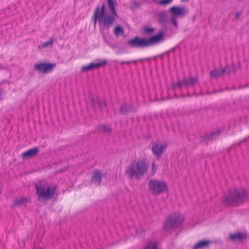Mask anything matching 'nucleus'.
Here are the masks:
<instances>
[{
	"instance_id": "f257e3e1",
	"label": "nucleus",
	"mask_w": 249,
	"mask_h": 249,
	"mask_svg": "<svg viewBox=\"0 0 249 249\" xmlns=\"http://www.w3.org/2000/svg\"><path fill=\"white\" fill-rule=\"evenodd\" d=\"M107 1L108 7L112 14H110L106 12L105 6L104 4L102 5L99 16L98 23L100 28L108 29L113 25L118 15L112 0H107Z\"/></svg>"
},
{
	"instance_id": "f03ea898",
	"label": "nucleus",
	"mask_w": 249,
	"mask_h": 249,
	"mask_svg": "<svg viewBox=\"0 0 249 249\" xmlns=\"http://www.w3.org/2000/svg\"><path fill=\"white\" fill-rule=\"evenodd\" d=\"M248 195V192L244 189H230L228 194L224 195L222 201L226 205L236 206L243 204Z\"/></svg>"
},
{
	"instance_id": "7ed1b4c3",
	"label": "nucleus",
	"mask_w": 249,
	"mask_h": 249,
	"mask_svg": "<svg viewBox=\"0 0 249 249\" xmlns=\"http://www.w3.org/2000/svg\"><path fill=\"white\" fill-rule=\"evenodd\" d=\"M163 32L160 31L157 35L148 39L135 36L129 39L127 44L133 48H143L155 45L161 41L163 38Z\"/></svg>"
},
{
	"instance_id": "20e7f679",
	"label": "nucleus",
	"mask_w": 249,
	"mask_h": 249,
	"mask_svg": "<svg viewBox=\"0 0 249 249\" xmlns=\"http://www.w3.org/2000/svg\"><path fill=\"white\" fill-rule=\"evenodd\" d=\"M148 168V163L144 160L139 159L130 163L125 170V174L130 178H139L147 172Z\"/></svg>"
},
{
	"instance_id": "39448f33",
	"label": "nucleus",
	"mask_w": 249,
	"mask_h": 249,
	"mask_svg": "<svg viewBox=\"0 0 249 249\" xmlns=\"http://www.w3.org/2000/svg\"><path fill=\"white\" fill-rule=\"evenodd\" d=\"M148 189L154 196H159L167 190V186L163 180L152 179L148 182Z\"/></svg>"
},
{
	"instance_id": "423d86ee",
	"label": "nucleus",
	"mask_w": 249,
	"mask_h": 249,
	"mask_svg": "<svg viewBox=\"0 0 249 249\" xmlns=\"http://www.w3.org/2000/svg\"><path fill=\"white\" fill-rule=\"evenodd\" d=\"M36 189L39 200L50 199L55 193L54 188H51L46 183L36 185Z\"/></svg>"
},
{
	"instance_id": "0eeeda50",
	"label": "nucleus",
	"mask_w": 249,
	"mask_h": 249,
	"mask_svg": "<svg viewBox=\"0 0 249 249\" xmlns=\"http://www.w3.org/2000/svg\"><path fill=\"white\" fill-rule=\"evenodd\" d=\"M183 218L179 213H175L171 214L167 219L164 223V228L166 230L170 229H174L177 227L181 224L183 221Z\"/></svg>"
},
{
	"instance_id": "6e6552de",
	"label": "nucleus",
	"mask_w": 249,
	"mask_h": 249,
	"mask_svg": "<svg viewBox=\"0 0 249 249\" xmlns=\"http://www.w3.org/2000/svg\"><path fill=\"white\" fill-rule=\"evenodd\" d=\"M56 67L55 63L38 62L34 65V69L44 74L52 72Z\"/></svg>"
},
{
	"instance_id": "1a4fd4ad",
	"label": "nucleus",
	"mask_w": 249,
	"mask_h": 249,
	"mask_svg": "<svg viewBox=\"0 0 249 249\" xmlns=\"http://www.w3.org/2000/svg\"><path fill=\"white\" fill-rule=\"evenodd\" d=\"M197 77L189 76L188 78H184L182 80L178 81L175 87L181 88L184 87L187 89L189 87H194L197 83Z\"/></svg>"
},
{
	"instance_id": "9d476101",
	"label": "nucleus",
	"mask_w": 249,
	"mask_h": 249,
	"mask_svg": "<svg viewBox=\"0 0 249 249\" xmlns=\"http://www.w3.org/2000/svg\"><path fill=\"white\" fill-rule=\"evenodd\" d=\"M169 11L171 16L176 18H183L187 15L188 10L184 6H172L170 8Z\"/></svg>"
},
{
	"instance_id": "9b49d317",
	"label": "nucleus",
	"mask_w": 249,
	"mask_h": 249,
	"mask_svg": "<svg viewBox=\"0 0 249 249\" xmlns=\"http://www.w3.org/2000/svg\"><path fill=\"white\" fill-rule=\"evenodd\" d=\"M167 147V144L166 143H154L152 146V153L157 158H159L163 153Z\"/></svg>"
},
{
	"instance_id": "f8f14e48",
	"label": "nucleus",
	"mask_w": 249,
	"mask_h": 249,
	"mask_svg": "<svg viewBox=\"0 0 249 249\" xmlns=\"http://www.w3.org/2000/svg\"><path fill=\"white\" fill-rule=\"evenodd\" d=\"M107 61L106 60H98L97 63H90L89 65L83 66L81 68V71L87 72L93 69H98L100 67L107 64Z\"/></svg>"
},
{
	"instance_id": "ddd939ff",
	"label": "nucleus",
	"mask_w": 249,
	"mask_h": 249,
	"mask_svg": "<svg viewBox=\"0 0 249 249\" xmlns=\"http://www.w3.org/2000/svg\"><path fill=\"white\" fill-rule=\"evenodd\" d=\"M103 176V174L101 170H95L92 172L91 182L97 186L100 185Z\"/></svg>"
},
{
	"instance_id": "4468645a",
	"label": "nucleus",
	"mask_w": 249,
	"mask_h": 249,
	"mask_svg": "<svg viewBox=\"0 0 249 249\" xmlns=\"http://www.w3.org/2000/svg\"><path fill=\"white\" fill-rule=\"evenodd\" d=\"M39 149L38 147H34L25 151L21 154L23 159H26L35 157L38 152Z\"/></svg>"
},
{
	"instance_id": "2eb2a0df",
	"label": "nucleus",
	"mask_w": 249,
	"mask_h": 249,
	"mask_svg": "<svg viewBox=\"0 0 249 249\" xmlns=\"http://www.w3.org/2000/svg\"><path fill=\"white\" fill-rule=\"evenodd\" d=\"M247 233L246 232H237L234 233H231L230 235V239L233 241H242L246 239Z\"/></svg>"
},
{
	"instance_id": "dca6fc26",
	"label": "nucleus",
	"mask_w": 249,
	"mask_h": 249,
	"mask_svg": "<svg viewBox=\"0 0 249 249\" xmlns=\"http://www.w3.org/2000/svg\"><path fill=\"white\" fill-rule=\"evenodd\" d=\"M226 72V69L224 68L215 69L210 72V77L211 78L219 77Z\"/></svg>"
},
{
	"instance_id": "f3484780",
	"label": "nucleus",
	"mask_w": 249,
	"mask_h": 249,
	"mask_svg": "<svg viewBox=\"0 0 249 249\" xmlns=\"http://www.w3.org/2000/svg\"><path fill=\"white\" fill-rule=\"evenodd\" d=\"M91 102L93 106L95 107L103 108L106 106V103L104 101L99 100L97 97L92 98Z\"/></svg>"
},
{
	"instance_id": "a211bd4d",
	"label": "nucleus",
	"mask_w": 249,
	"mask_h": 249,
	"mask_svg": "<svg viewBox=\"0 0 249 249\" xmlns=\"http://www.w3.org/2000/svg\"><path fill=\"white\" fill-rule=\"evenodd\" d=\"M209 240H201L196 243L193 246V249H200L208 246L210 244Z\"/></svg>"
},
{
	"instance_id": "6ab92c4d",
	"label": "nucleus",
	"mask_w": 249,
	"mask_h": 249,
	"mask_svg": "<svg viewBox=\"0 0 249 249\" xmlns=\"http://www.w3.org/2000/svg\"><path fill=\"white\" fill-rule=\"evenodd\" d=\"M113 33L116 37L123 36L124 34V30L122 26L118 25L114 27Z\"/></svg>"
},
{
	"instance_id": "aec40b11",
	"label": "nucleus",
	"mask_w": 249,
	"mask_h": 249,
	"mask_svg": "<svg viewBox=\"0 0 249 249\" xmlns=\"http://www.w3.org/2000/svg\"><path fill=\"white\" fill-rule=\"evenodd\" d=\"M98 130L108 135L111 132V127L105 124H102L98 126Z\"/></svg>"
},
{
	"instance_id": "412c9836",
	"label": "nucleus",
	"mask_w": 249,
	"mask_h": 249,
	"mask_svg": "<svg viewBox=\"0 0 249 249\" xmlns=\"http://www.w3.org/2000/svg\"><path fill=\"white\" fill-rule=\"evenodd\" d=\"M158 18L159 21L162 24H164L167 21V16L166 13L164 12H160L158 14Z\"/></svg>"
},
{
	"instance_id": "4be33fe9",
	"label": "nucleus",
	"mask_w": 249,
	"mask_h": 249,
	"mask_svg": "<svg viewBox=\"0 0 249 249\" xmlns=\"http://www.w3.org/2000/svg\"><path fill=\"white\" fill-rule=\"evenodd\" d=\"M131 111L130 107L127 106L126 104H123L120 108V112L123 114H126Z\"/></svg>"
},
{
	"instance_id": "5701e85b",
	"label": "nucleus",
	"mask_w": 249,
	"mask_h": 249,
	"mask_svg": "<svg viewBox=\"0 0 249 249\" xmlns=\"http://www.w3.org/2000/svg\"><path fill=\"white\" fill-rule=\"evenodd\" d=\"M100 9L99 7L96 8L94 14L92 17L94 24L95 25L96 24L97 20L98 21L99 16Z\"/></svg>"
},
{
	"instance_id": "b1692460",
	"label": "nucleus",
	"mask_w": 249,
	"mask_h": 249,
	"mask_svg": "<svg viewBox=\"0 0 249 249\" xmlns=\"http://www.w3.org/2000/svg\"><path fill=\"white\" fill-rule=\"evenodd\" d=\"M154 2L160 5L165 6L172 3L173 0H152Z\"/></svg>"
},
{
	"instance_id": "393cba45",
	"label": "nucleus",
	"mask_w": 249,
	"mask_h": 249,
	"mask_svg": "<svg viewBox=\"0 0 249 249\" xmlns=\"http://www.w3.org/2000/svg\"><path fill=\"white\" fill-rule=\"evenodd\" d=\"M143 249H158V247L156 242L149 241Z\"/></svg>"
},
{
	"instance_id": "a878e982",
	"label": "nucleus",
	"mask_w": 249,
	"mask_h": 249,
	"mask_svg": "<svg viewBox=\"0 0 249 249\" xmlns=\"http://www.w3.org/2000/svg\"><path fill=\"white\" fill-rule=\"evenodd\" d=\"M143 61H144L143 59H139L133 60H131V61H123L118 62V63H119L121 65H124L125 64H129L132 63L136 64L138 62H143Z\"/></svg>"
},
{
	"instance_id": "bb28decb",
	"label": "nucleus",
	"mask_w": 249,
	"mask_h": 249,
	"mask_svg": "<svg viewBox=\"0 0 249 249\" xmlns=\"http://www.w3.org/2000/svg\"><path fill=\"white\" fill-rule=\"evenodd\" d=\"M53 39L52 38V39H50L49 40L43 43L40 46H39V47L40 48H46L48 46H52L53 44Z\"/></svg>"
},
{
	"instance_id": "cd10ccee",
	"label": "nucleus",
	"mask_w": 249,
	"mask_h": 249,
	"mask_svg": "<svg viewBox=\"0 0 249 249\" xmlns=\"http://www.w3.org/2000/svg\"><path fill=\"white\" fill-rule=\"evenodd\" d=\"M154 31V29L149 26H145L142 29V32L146 34H151Z\"/></svg>"
},
{
	"instance_id": "c85d7f7f",
	"label": "nucleus",
	"mask_w": 249,
	"mask_h": 249,
	"mask_svg": "<svg viewBox=\"0 0 249 249\" xmlns=\"http://www.w3.org/2000/svg\"><path fill=\"white\" fill-rule=\"evenodd\" d=\"M157 165L156 164V161L155 160H154L152 162V165H151V174H152V175H154L156 174V171H157Z\"/></svg>"
},
{
	"instance_id": "c756f323",
	"label": "nucleus",
	"mask_w": 249,
	"mask_h": 249,
	"mask_svg": "<svg viewBox=\"0 0 249 249\" xmlns=\"http://www.w3.org/2000/svg\"><path fill=\"white\" fill-rule=\"evenodd\" d=\"M140 6L141 4L140 3L137 2L136 1H133L130 5V8L132 10H135L136 9L140 8Z\"/></svg>"
},
{
	"instance_id": "7c9ffc66",
	"label": "nucleus",
	"mask_w": 249,
	"mask_h": 249,
	"mask_svg": "<svg viewBox=\"0 0 249 249\" xmlns=\"http://www.w3.org/2000/svg\"><path fill=\"white\" fill-rule=\"evenodd\" d=\"M176 18H177L171 15V21L172 23L175 27H177L178 24L176 20Z\"/></svg>"
},
{
	"instance_id": "2f4dec72",
	"label": "nucleus",
	"mask_w": 249,
	"mask_h": 249,
	"mask_svg": "<svg viewBox=\"0 0 249 249\" xmlns=\"http://www.w3.org/2000/svg\"><path fill=\"white\" fill-rule=\"evenodd\" d=\"M242 14V11H240L236 12V13L235 14V18H239L241 16Z\"/></svg>"
},
{
	"instance_id": "473e14b6",
	"label": "nucleus",
	"mask_w": 249,
	"mask_h": 249,
	"mask_svg": "<svg viewBox=\"0 0 249 249\" xmlns=\"http://www.w3.org/2000/svg\"><path fill=\"white\" fill-rule=\"evenodd\" d=\"M220 132V130H217L216 132H212L211 134V137H209L210 138L212 139L215 135L219 134Z\"/></svg>"
},
{
	"instance_id": "72a5a7b5",
	"label": "nucleus",
	"mask_w": 249,
	"mask_h": 249,
	"mask_svg": "<svg viewBox=\"0 0 249 249\" xmlns=\"http://www.w3.org/2000/svg\"><path fill=\"white\" fill-rule=\"evenodd\" d=\"M190 0H181V1L182 2H187L189 1Z\"/></svg>"
},
{
	"instance_id": "f704fd0d",
	"label": "nucleus",
	"mask_w": 249,
	"mask_h": 249,
	"mask_svg": "<svg viewBox=\"0 0 249 249\" xmlns=\"http://www.w3.org/2000/svg\"><path fill=\"white\" fill-rule=\"evenodd\" d=\"M1 193V182H0V194Z\"/></svg>"
},
{
	"instance_id": "c9c22d12",
	"label": "nucleus",
	"mask_w": 249,
	"mask_h": 249,
	"mask_svg": "<svg viewBox=\"0 0 249 249\" xmlns=\"http://www.w3.org/2000/svg\"><path fill=\"white\" fill-rule=\"evenodd\" d=\"M249 85H246L245 86V87H249Z\"/></svg>"
},
{
	"instance_id": "e433bc0d",
	"label": "nucleus",
	"mask_w": 249,
	"mask_h": 249,
	"mask_svg": "<svg viewBox=\"0 0 249 249\" xmlns=\"http://www.w3.org/2000/svg\"><path fill=\"white\" fill-rule=\"evenodd\" d=\"M18 200H17V201H16V203L17 204L18 203Z\"/></svg>"
}]
</instances>
